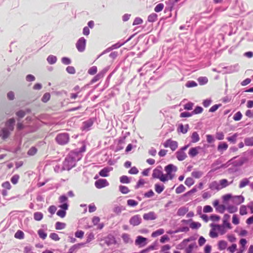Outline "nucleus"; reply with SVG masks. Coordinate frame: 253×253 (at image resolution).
Masks as SVG:
<instances>
[{"label":"nucleus","mask_w":253,"mask_h":253,"mask_svg":"<svg viewBox=\"0 0 253 253\" xmlns=\"http://www.w3.org/2000/svg\"><path fill=\"white\" fill-rule=\"evenodd\" d=\"M2 187L7 190H10L11 188V186L9 181H5L2 183Z\"/></svg>","instance_id":"obj_59"},{"label":"nucleus","mask_w":253,"mask_h":253,"mask_svg":"<svg viewBox=\"0 0 253 253\" xmlns=\"http://www.w3.org/2000/svg\"><path fill=\"white\" fill-rule=\"evenodd\" d=\"M240 213L241 215H244L247 213V207L243 205L241 206L240 208Z\"/></svg>","instance_id":"obj_58"},{"label":"nucleus","mask_w":253,"mask_h":253,"mask_svg":"<svg viewBox=\"0 0 253 253\" xmlns=\"http://www.w3.org/2000/svg\"><path fill=\"white\" fill-rule=\"evenodd\" d=\"M86 40L84 38H81L76 43V47L78 51L83 52L85 47Z\"/></svg>","instance_id":"obj_5"},{"label":"nucleus","mask_w":253,"mask_h":253,"mask_svg":"<svg viewBox=\"0 0 253 253\" xmlns=\"http://www.w3.org/2000/svg\"><path fill=\"white\" fill-rule=\"evenodd\" d=\"M238 136V134L237 133H234L232 136L230 137H228L227 138V139L228 141H230L231 142H232L233 143H235L236 142L237 137Z\"/></svg>","instance_id":"obj_37"},{"label":"nucleus","mask_w":253,"mask_h":253,"mask_svg":"<svg viewBox=\"0 0 253 253\" xmlns=\"http://www.w3.org/2000/svg\"><path fill=\"white\" fill-rule=\"evenodd\" d=\"M56 140L58 144L65 145L69 142V135L65 133L59 134L56 137Z\"/></svg>","instance_id":"obj_3"},{"label":"nucleus","mask_w":253,"mask_h":253,"mask_svg":"<svg viewBox=\"0 0 253 253\" xmlns=\"http://www.w3.org/2000/svg\"><path fill=\"white\" fill-rule=\"evenodd\" d=\"M189 126L188 125H186L185 126H184L182 124L179 125L178 130H179L180 132H181L182 133H186L188 129Z\"/></svg>","instance_id":"obj_23"},{"label":"nucleus","mask_w":253,"mask_h":253,"mask_svg":"<svg viewBox=\"0 0 253 253\" xmlns=\"http://www.w3.org/2000/svg\"><path fill=\"white\" fill-rule=\"evenodd\" d=\"M14 237L18 239H23L24 238V233L21 230H18L14 235Z\"/></svg>","instance_id":"obj_31"},{"label":"nucleus","mask_w":253,"mask_h":253,"mask_svg":"<svg viewBox=\"0 0 253 253\" xmlns=\"http://www.w3.org/2000/svg\"><path fill=\"white\" fill-rule=\"evenodd\" d=\"M50 238L55 241H59L60 240V238L59 237L58 234L55 233H52L49 235Z\"/></svg>","instance_id":"obj_55"},{"label":"nucleus","mask_w":253,"mask_h":253,"mask_svg":"<svg viewBox=\"0 0 253 253\" xmlns=\"http://www.w3.org/2000/svg\"><path fill=\"white\" fill-rule=\"evenodd\" d=\"M97 72V68L96 66H92L88 70V73L91 75H95Z\"/></svg>","instance_id":"obj_39"},{"label":"nucleus","mask_w":253,"mask_h":253,"mask_svg":"<svg viewBox=\"0 0 253 253\" xmlns=\"http://www.w3.org/2000/svg\"><path fill=\"white\" fill-rule=\"evenodd\" d=\"M212 211V208L211 206L207 205L204 207L203 211L204 212H211Z\"/></svg>","instance_id":"obj_63"},{"label":"nucleus","mask_w":253,"mask_h":253,"mask_svg":"<svg viewBox=\"0 0 253 253\" xmlns=\"http://www.w3.org/2000/svg\"><path fill=\"white\" fill-rule=\"evenodd\" d=\"M188 211L187 208L183 207L179 208L177 211V214L179 216H183Z\"/></svg>","instance_id":"obj_25"},{"label":"nucleus","mask_w":253,"mask_h":253,"mask_svg":"<svg viewBox=\"0 0 253 253\" xmlns=\"http://www.w3.org/2000/svg\"><path fill=\"white\" fill-rule=\"evenodd\" d=\"M103 74L101 73H98L97 75H96L91 80V83H94L98 81L99 80H100L101 78H103Z\"/></svg>","instance_id":"obj_44"},{"label":"nucleus","mask_w":253,"mask_h":253,"mask_svg":"<svg viewBox=\"0 0 253 253\" xmlns=\"http://www.w3.org/2000/svg\"><path fill=\"white\" fill-rule=\"evenodd\" d=\"M67 200L68 198L65 195H62L59 198V202L63 204L60 206V207L64 210H67L68 208V205L66 203Z\"/></svg>","instance_id":"obj_7"},{"label":"nucleus","mask_w":253,"mask_h":253,"mask_svg":"<svg viewBox=\"0 0 253 253\" xmlns=\"http://www.w3.org/2000/svg\"><path fill=\"white\" fill-rule=\"evenodd\" d=\"M232 182V181L231 182V183ZM219 183L220 189H222L226 187L230 184V183H229L228 182L227 180L226 179H222L220 180L219 181Z\"/></svg>","instance_id":"obj_20"},{"label":"nucleus","mask_w":253,"mask_h":253,"mask_svg":"<svg viewBox=\"0 0 253 253\" xmlns=\"http://www.w3.org/2000/svg\"><path fill=\"white\" fill-rule=\"evenodd\" d=\"M225 223H226V225L228 226V227H229V223L228 222H223L222 225L214 224L215 227L218 233H220L221 234H223L225 232Z\"/></svg>","instance_id":"obj_9"},{"label":"nucleus","mask_w":253,"mask_h":253,"mask_svg":"<svg viewBox=\"0 0 253 253\" xmlns=\"http://www.w3.org/2000/svg\"><path fill=\"white\" fill-rule=\"evenodd\" d=\"M156 214L154 212L150 211L143 215V218L146 220H153L156 219Z\"/></svg>","instance_id":"obj_13"},{"label":"nucleus","mask_w":253,"mask_h":253,"mask_svg":"<svg viewBox=\"0 0 253 253\" xmlns=\"http://www.w3.org/2000/svg\"><path fill=\"white\" fill-rule=\"evenodd\" d=\"M20 178V176L18 174H15L11 178V182L13 184H16Z\"/></svg>","instance_id":"obj_46"},{"label":"nucleus","mask_w":253,"mask_h":253,"mask_svg":"<svg viewBox=\"0 0 253 253\" xmlns=\"http://www.w3.org/2000/svg\"><path fill=\"white\" fill-rule=\"evenodd\" d=\"M157 17L158 15L156 13H153L148 16V21L150 22H155L157 20Z\"/></svg>","instance_id":"obj_29"},{"label":"nucleus","mask_w":253,"mask_h":253,"mask_svg":"<svg viewBox=\"0 0 253 253\" xmlns=\"http://www.w3.org/2000/svg\"><path fill=\"white\" fill-rule=\"evenodd\" d=\"M193 107V103L189 102V103H188L186 104L185 105H184V108L187 110H191L192 109Z\"/></svg>","instance_id":"obj_64"},{"label":"nucleus","mask_w":253,"mask_h":253,"mask_svg":"<svg viewBox=\"0 0 253 253\" xmlns=\"http://www.w3.org/2000/svg\"><path fill=\"white\" fill-rule=\"evenodd\" d=\"M138 169L135 167H132L128 171V173L131 174H136L138 173Z\"/></svg>","instance_id":"obj_60"},{"label":"nucleus","mask_w":253,"mask_h":253,"mask_svg":"<svg viewBox=\"0 0 253 253\" xmlns=\"http://www.w3.org/2000/svg\"><path fill=\"white\" fill-rule=\"evenodd\" d=\"M242 114L240 111H239L235 114V115L233 116V119L234 121H238L242 119Z\"/></svg>","instance_id":"obj_49"},{"label":"nucleus","mask_w":253,"mask_h":253,"mask_svg":"<svg viewBox=\"0 0 253 253\" xmlns=\"http://www.w3.org/2000/svg\"><path fill=\"white\" fill-rule=\"evenodd\" d=\"M197 81L201 85H203L208 82V79L206 77H200L197 79Z\"/></svg>","instance_id":"obj_27"},{"label":"nucleus","mask_w":253,"mask_h":253,"mask_svg":"<svg viewBox=\"0 0 253 253\" xmlns=\"http://www.w3.org/2000/svg\"><path fill=\"white\" fill-rule=\"evenodd\" d=\"M34 217L36 220L40 221L42 219L43 214L41 212H36L34 213Z\"/></svg>","instance_id":"obj_36"},{"label":"nucleus","mask_w":253,"mask_h":253,"mask_svg":"<svg viewBox=\"0 0 253 253\" xmlns=\"http://www.w3.org/2000/svg\"><path fill=\"white\" fill-rule=\"evenodd\" d=\"M154 186L155 191L158 194L161 193L164 191L165 188L164 185H161L158 183L155 184Z\"/></svg>","instance_id":"obj_19"},{"label":"nucleus","mask_w":253,"mask_h":253,"mask_svg":"<svg viewBox=\"0 0 253 253\" xmlns=\"http://www.w3.org/2000/svg\"><path fill=\"white\" fill-rule=\"evenodd\" d=\"M245 201V198L242 196H233L232 202L233 204L236 205H239L243 203Z\"/></svg>","instance_id":"obj_8"},{"label":"nucleus","mask_w":253,"mask_h":253,"mask_svg":"<svg viewBox=\"0 0 253 253\" xmlns=\"http://www.w3.org/2000/svg\"><path fill=\"white\" fill-rule=\"evenodd\" d=\"M15 122V121L14 119H10L6 123V126L7 127L6 128L10 131H12L14 129V125Z\"/></svg>","instance_id":"obj_17"},{"label":"nucleus","mask_w":253,"mask_h":253,"mask_svg":"<svg viewBox=\"0 0 253 253\" xmlns=\"http://www.w3.org/2000/svg\"><path fill=\"white\" fill-rule=\"evenodd\" d=\"M163 146L165 148H169L172 151H174L178 148V142L169 139L163 143Z\"/></svg>","instance_id":"obj_4"},{"label":"nucleus","mask_w":253,"mask_h":253,"mask_svg":"<svg viewBox=\"0 0 253 253\" xmlns=\"http://www.w3.org/2000/svg\"><path fill=\"white\" fill-rule=\"evenodd\" d=\"M143 22V20L141 18L139 17L136 18L133 22V25H136L142 24Z\"/></svg>","instance_id":"obj_62"},{"label":"nucleus","mask_w":253,"mask_h":253,"mask_svg":"<svg viewBox=\"0 0 253 253\" xmlns=\"http://www.w3.org/2000/svg\"><path fill=\"white\" fill-rule=\"evenodd\" d=\"M185 190V187L183 185L180 184L175 189V192L177 194H180L183 192Z\"/></svg>","instance_id":"obj_42"},{"label":"nucleus","mask_w":253,"mask_h":253,"mask_svg":"<svg viewBox=\"0 0 253 253\" xmlns=\"http://www.w3.org/2000/svg\"><path fill=\"white\" fill-rule=\"evenodd\" d=\"M84 246V244L83 243H78L72 246L68 250L67 253H74L77 250L81 248Z\"/></svg>","instance_id":"obj_11"},{"label":"nucleus","mask_w":253,"mask_h":253,"mask_svg":"<svg viewBox=\"0 0 253 253\" xmlns=\"http://www.w3.org/2000/svg\"><path fill=\"white\" fill-rule=\"evenodd\" d=\"M164 7V5L163 3H159L158 4H157L155 8H154V10L155 12H159L161 11H162V10L163 9Z\"/></svg>","instance_id":"obj_45"},{"label":"nucleus","mask_w":253,"mask_h":253,"mask_svg":"<svg viewBox=\"0 0 253 253\" xmlns=\"http://www.w3.org/2000/svg\"><path fill=\"white\" fill-rule=\"evenodd\" d=\"M176 157L178 160L182 161L184 160L187 158V154L185 152L179 150L176 153Z\"/></svg>","instance_id":"obj_12"},{"label":"nucleus","mask_w":253,"mask_h":253,"mask_svg":"<svg viewBox=\"0 0 253 253\" xmlns=\"http://www.w3.org/2000/svg\"><path fill=\"white\" fill-rule=\"evenodd\" d=\"M185 86L187 87H193L197 86V84L193 81H188L186 83Z\"/></svg>","instance_id":"obj_48"},{"label":"nucleus","mask_w":253,"mask_h":253,"mask_svg":"<svg viewBox=\"0 0 253 253\" xmlns=\"http://www.w3.org/2000/svg\"><path fill=\"white\" fill-rule=\"evenodd\" d=\"M192 142L193 143H196L200 140V137L198 133L195 131L192 133L191 135Z\"/></svg>","instance_id":"obj_26"},{"label":"nucleus","mask_w":253,"mask_h":253,"mask_svg":"<svg viewBox=\"0 0 253 253\" xmlns=\"http://www.w3.org/2000/svg\"><path fill=\"white\" fill-rule=\"evenodd\" d=\"M84 232L82 230H78L75 233V236L76 238L82 239L84 236Z\"/></svg>","instance_id":"obj_50"},{"label":"nucleus","mask_w":253,"mask_h":253,"mask_svg":"<svg viewBox=\"0 0 253 253\" xmlns=\"http://www.w3.org/2000/svg\"><path fill=\"white\" fill-rule=\"evenodd\" d=\"M127 205L130 207H135L138 205V202L132 199H129L127 201Z\"/></svg>","instance_id":"obj_52"},{"label":"nucleus","mask_w":253,"mask_h":253,"mask_svg":"<svg viewBox=\"0 0 253 253\" xmlns=\"http://www.w3.org/2000/svg\"><path fill=\"white\" fill-rule=\"evenodd\" d=\"M39 237L42 239H45L47 237V234L45 233L42 229H40L38 231Z\"/></svg>","instance_id":"obj_47"},{"label":"nucleus","mask_w":253,"mask_h":253,"mask_svg":"<svg viewBox=\"0 0 253 253\" xmlns=\"http://www.w3.org/2000/svg\"><path fill=\"white\" fill-rule=\"evenodd\" d=\"M109 183L105 179H99L95 182V186L98 189H101L109 185Z\"/></svg>","instance_id":"obj_6"},{"label":"nucleus","mask_w":253,"mask_h":253,"mask_svg":"<svg viewBox=\"0 0 253 253\" xmlns=\"http://www.w3.org/2000/svg\"><path fill=\"white\" fill-rule=\"evenodd\" d=\"M119 190L123 194H127L129 192V190L127 187L123 185L119 186Z\"/></svg>","instance_id":"obj_35"},{"label":"nucleus","mask_w":253,"mask_h":253,"mask_svg":"<svg viewBox=\"0 0 253 253\" xmlns=\"http://www.w3.org/2000/svg\"><path fill=\"white\" fill-rule=\"evenodd\" d=\"M211 229L210 232V236L211 238H216L218 236V232L215 227L214 224L212 223L211 224Z\"/></svg>","instance_id":"obj_16"},{"label":"nucleus","mask_w":253,"mask_h":253,"mask_svg":"<svg viewBox=\"0 0 253 253\" xmlns=\"http://www.w3.org/2000/svg\"><path fill=\"white\" fill-rule=\"evenodd\" d=\"M47 60L49 64H52L56 62L57 58L53 55H50L47 57Z\"/></svg>","instance_id":"obj_41"},{"label":"nucleus","mask_w":253,"mask_h":253,"mask_svg":"<svg viewBox=\"0 0 253 253\" xmlns=\"http://www.w3.org/2000/svg\"><path fill=\"white\" fill-rule=\"evenodd\" d=\"M227 242L225 241L221 240L218 242V249L222 251L226 249L227 247Z\"/></svg>","instance_id":"obj_30"},{"label":"nucleus","mask_w":253,"mask_h":253,"mask_svg":"<svg viewBox=\"0 0 253 253\" xmlns=\"http://www.w3.org/2000/svg\"><path fill=\"white\" fill-rule=\"evenodd\" d=\"M202 175L203 172L199 170H195L191 173V175L195 178H199L202 176Z\"/></svg>","instance_id":"obj_33"},{"label":"nucleus","mask_w":253,"mask_h":253,"mask_svg":"<svg viewBox=\"0 0 253 253\" xmlns=\"http://www.w3.org/2000/svg\"><path fill=\"white\" fill-rule=\"evenodd\" d=\"M66 71L68 73L71 74H74L76 72L75 69L73 66H68L66 68Z\"/></svg>","instance_id":"obj_61"},{"label":"nucleus","mask_w":253,"mask_h":253,"mask_svg":"<svg viewBox=\"0 0 253 253\" xmlns=\"http://www.w3.org/2000/svg\"><path fill=\"white\" fill-rule=\"evenodd\" d=\"M112 169V168L107 167L104 168L99 172V174L100 176L102 177H107L109 175L108 173Z\"/></svg>","instance_id":"obj_14"},{"label":"nucleus","mask_w":253,"mask_h":253,"mask_svg":"<svg viewBox=\"0 0 253 253\" xmlns=\"http://www.w3.org/2000/svg\"><path fill=\"white\" fill-rule=\"evenodd\" d=\"M50 98V95L49 93H45L43 95L42 100L43 102H47Z\"/></svg>","instance_id":"obj_54"},{"label":"nucleus","mask_w":253,"mask_h":253,"mask_svg":"<svg viewBox=\"0 0 253 253\" xmlns=\"http://www.w3.org/2000/svg\"><path fill=\"white\" fill-rule=\"evenodd\" d=\"M164 233V230L163 229H159L152 233V237H156L158 236L162 235Z\"/></svg>","instance_id":"obj_34"},{"label":"nucleus","mask_w":253,"mask_h":253,"mask_svg":"<svg viewBox=\"0 0 253 253\" xmlns=\"http://www.w3.org/2000/svg\"><path fill=\"white\" fill-rule=\"evenodd\" d=\"M93 226L94 227L93 230H101L104 227V224L103 223L98 224L97 222H95L94 223Z\"/></svg>","instance_id":"obj_56"},{"label":"nucleus","mask_w":253,"mask_h":253,"mask_svg":"<svg viewBox=\"0 0 253 253\" xmlns=\"http://www.w3.org/2000/svg\"><path fill=\"white\" fill-rule=\"evenodd\" d=\"M122 238L125 243H130L132 242V240H131L129 235L127 234H123L122 236Z\"/></svg>","instance_id":"obj_28"},{"label":"nucleus","mask_w":253,"mask_h":253,"mask_svg":"<svg viewBox=\"0 0 253 253\" xmlns=\"http://www.w3.org/2000/svg\"><path fill=\"white\" fill-rule=\"evenodd\" d=\"M209 188L211 190H220L219 183L216 181L211 182L209 185Z\"/></svg>","instance_id":"obj_18"},{"label":"nucleus","mask_w":253,"mask_h":253,"mask_svg":"<svg viewBox=\"0 0 253 253\" xmlns=\"http://www.w3.org/2000/svg\"><path fill=\"white\" fill-rule=\"evenodd\" d=\"M177 169L176 167L173 165L172 164H169L165 167V170L167 172V173L165 174V175L167 176L168 181L169 180H171L173 179L174 175L172 173V172L173 171H176Z\"/></svg>","instance_id":"obj_2"},{"label":"nucleus","mask_w":253,"mask_h":253,"mask_svg":"<svg viewBox=\"0 0 253 253\" xmlns=\"http://www.w3.org/2000/svg\"><path fill=\"white\" fill-rule=\"evenodd\" d=\"M120 182L122 183H129L130 180L128 176L126 175H123L120 178Z\"/></svg>","instance_id":"obj_38"},{"label":"nucleus","mask_w":253,"mask_h":253,"mask_svg":"<svg viewBox=\"0 0 253 253\" xmlns=\"http://www.w3.org/2000/svg\"><path fill=\"white\" fill-rule=\"evenodd\" d=\"M228 145L225 142L220 143L217 147V149L219 151L223 152L228 148Z\"/></svg>","instance_id":"obj_22"},{"label":"nucleus","mask_w":253,"mask_h":253,"mask_svg":"<svg viewBox=\"0 0 253 253\" xmlns=\"http://www.w3.org/2000/svg\"><path fill=\"white\" fill-rule=\"evenodd\" d=\"M194 183V181L191 177H187L185 181V184L188 187H190Z\"/></svg>","instance_id":"obj_40"},{"label":"nucleus","mask_w":253,"mask_h":253,"mask_svg":"<svg viewBox=\"0 0 253 253\" xmlns=\"http://www.w3.org/2000/svg\"><path fill=\"white\" fill-rule=\"evenodd\" d=\"M245 145L247 146H253V137H246L244 139Z\"/></svg>","instance_id":"obj_21"},{"label":"nucleus","mask_w":253,"mask_h":253,"mask_svg":"<svg viewBox=\"0 0 253 253\" xmlns=\"http://www.w3.org/2000/svg\"><path fill=\"white\" fill-rule=\"evenodd\" d=\"M250 181L247 178H244L240 182L239 187L240 188H242L249 185Z\"/></svg>","instance_id":"obj_24"},{"label":"nucleus","mask_w":253,"mask_h":253,"mask_svg":"<svg viewBox=\"0 0 253 253\" xmlns=\"http://www.w3.org/2000/svg\"><path fill=\"white\" fill-rule=\"evenodd\" d=\"M37 152V149L34 147H31L28 151L27 154L30 156L34 155Z\"/></svg>","instance_id":"obj_53"},{"label":"nucleus","mask_w":253,"mask_h":253,"mask_svg":"<svg viewBox=\"0 0 253 253\" xmlns=\"http://www.w3.org/2000/svg\"><path fill=\"white\" fill-rule=\"evenodd\" d=\"M146 238L143 237L141 236H139L137 237L135 243L136 245L140 246L141 247H143L146 245Z\"/></svg>","instance_id":"obj_10"},{"label":"nucleus","mask_w":253,"mask_h":253,"mask_svg":"<svg viewBox=\"0 0 253 253\" xmlns=\"http://www.w3.org/2000/svg\"><path fill=\"white\" fill-rule=\"evenodd\" d=\"M200 147H192L189 151V155L191 157H195L198 154Z\"/></svg>","instance_id":"obj_15"},{"label":"nucleus","mask_w":253,"mask_h":253,"mask_svg":"<svg viewBox=\"0 0 253 253\" xmlns=\"http://www.w3.org/2000/svg\"><path fill=\"white\" fill-rule=\"evenodd\" d=\"M203 111V109L200 106H197L195 109L193 111L192 113L193 114H198L202 113Z\"/></svg>","instance_id":"obj_51"},{"label":"nucleus","mask_w":253,"mask_h":253,"mask_svg":"<svg viewBox=\"0 0 253 253\" xmlns=\"http://www.w3.org/2000/svg\"><path fill=\"white\" fill-rule=\"evenodd\" d=\"M65 227L66 224L64 222H57L55 225L56 230H61L65 228Z\"/></svg>","instance_id":"obj_43"},{"label":"nucleus","mask_w":253,"mask_h":253,"mask_svg":"<svg viewBox=\"0 0 253 253\" xmlns=\"http://www.w3.org/2000/svg\"><path fill=\"white\" fill-rule=\"evenodd\" d=\"M152 177L154 178L159 179L161 181L163 182H165L168 181L167 176L158 168H156L153 170Z\"/></svg>","instance_id":"obj_1"},{"label":"nucleus","mask_w":253,"mask_h":253,"mask_svg":"<svg viewBox=\"0 0 253 253\" xmlns=\"http://www.w3.org/2000/svg\"><path fill=\"white\" fill-rule=\"evenodd\" d=\"M2 138L4 140L6 139L10 135V132L8 130V129L7 128H4L2 129Z\"/></svg>","instance_id":"obj_32"},{"label":"nucleus","mask_w":253,"mask_h":253,"mask_svg":"<svg viewBox=\"0 0 253 253\" xmlns=\"http://www.w3.org/2000/svg\"><path fill=\"white\" fill-rule=\"evenodd\" d=\"M233 196L231 194H227L226 195H224L222 196V199L224 202H226L228 201L229 200H231L232 201Z\"/></svg>","instance_id":"obj_57"}]
</instances>
